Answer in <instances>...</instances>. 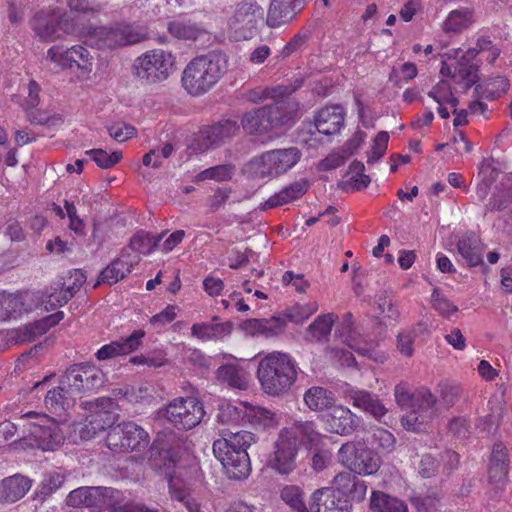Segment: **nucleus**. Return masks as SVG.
Wrapping results in <instances>:
<instances>
[{
    "label": "nucleus",
    "mask_w": 512,
    "mask_h": 512,
    "mask_svg": "<svg viewBox=\"0 0 512 512\" xmlns=\"http://www.w3.org/2000/svg\"><path fill=\"white\" fill-rule=\"evenodd\" d=\"M163 237L164 233L154 236L150 233L140 231L131 238L130 248L140 254L147 255L159 246Z\"/></svg>",
    "instance_id": "obj_44"
},
{
    "label": "nucleus",
    "mask_w": 512,
    "mask_h": 512,
    "mask_svg": "<svg viewBox=\"0 0 512 512\" xmlns=\"http://www.w3.org/2000/svg\"><path fill=\"white\" fill-rule=\"evenodd\" d=\"M301 157L302 153L297 147L274 149L254 157L247 169L257 179L278 177L291 170Z\"/></svg>",
    "instance_id": "obj_7"
},
{
    "label": "nucleus",
    "mask_w": 512,
    "mask_h": 512,
    "mask_svg": "<svg viewBox=\"0 0 512 512\" xmlns=\"http://www.w3.org/2000/svg\"><path fill=\"white\" fill-rule=\"evenodd\" d=\"M217 379L228 386L240 390L248 387V377L246 372L238 365L225 364L216 370Z\"/></svg>",
    "instance_id": "obj_35"
},
{
    "label": "nucleus",
    "mask_w": 512,
    "mask_h": 512,
    "mask_svg": "<svg viewBox=\"0 0 512 512\" xmlns=\"http://www.w3.org/2000/svg\"><path fill=\"white\" fill-rule=\"evenodd\" d=\"M228 71V57L222 51H209L192 58L181 73L186 93L200 97L211 91Z\"/></svg>",
    "instance_id": "obj_1"
},
{
    "label": "nucleus",
    "mask_w": 512,
    "mask_h": 512,
    "mask_svg": "<svg viewBox=\"0 0 512 512\" xmlns=\"http://www.w3.org/2000/svg\"><path fill=\"white\" fill-rule=\"evenodd\" d=\"M509 89V83L504 77H496L487 83V88L482 94L488 99H495L505 94Z\"/></svg>",
    "instance_id": "obj_62"
},
{
    "label": "nucleus",
    "mask_w": 512,
    "mask_h": 512,
    "mask_svg": "<svg viewBox=\"0 0 512 512\" xmlns=\"http://www.w3.org/2000/svg\"><path fill=\"white\" fill-rule=\"evenodd\" d=\"M499 191L493 194L487 209L501 210L512 202V174L505 176L501 181Z\"/></svg>",
    "instance_id": "obj_47"
},
{
    "label": "nucleus",
    "mask_w": 512,
    "mask_h": 512,
    "mask_svg": "<svg viewBox=\"0 0 512 512\" xmlns=\"http://www.w3.org/2000/svg\"><path fill=\"white\" fill-rule=\"evenodd\" d=\"M244 404V401H240L236 404H221L217 414L218 422L232 426L244 424Z\"/></svg>",
    "instance_id": "obj_42"
},
{
    "label": "nucleus",
    "mask_w": 512,
    "mask_h": 512,
    "mask_svg": "<svg viewBox=\"0 0 512 512\" xmlns=\"http://www.w3.org/2000/svg\"><path fill=\"white\" fill-rule=\"evenodd\" d=\"M418 70L414 63L406 62L399 68L393 67L389 74V81L400 86L402 81L408 82L417 76Z\"/></svg>",
    "instance_id": "obj_55"
},
{
    "label": "nucleus",
    "mask_w": 512,
    "mask_h": 512,
    "mask_svg": "<svg viewBox=\"0 0 512 512\" xmlns=\"http://www.w3.org/2000/svg\"><path fill=\"white\" fill-rule=\"evenodd\" d=\"M86 281V275L80 269H75L70 272L68 277V284L65 283L66 294L62 298V302H68Z\"/></svg>",
    "instance_id": "obj_60"
},
{
    "label": "nucleus",
    "mask_w": 512,
    "mask_h": 512,
    "mask_svg": "<svg viewBox=\"0 0 512 512\" xmlns=\"http://www.w3.org/2000/svg\"><path fill=\"white\" fill-rule=\"evenodd\" d=\"M324 422L328 431L341 435L352 433L358 425L357 417L350 409L335 404L324 416Z\"/></svg>",
    "instance_id": "obj_24"
},
{
    "label": "nucleus",
    "mask_w": 512,
    "mask_h": 512,
    "mask_svg": "<svg viewBox=\"0 0 512 512\" xmlns=\"http://www.w3.org/2000/svg\"><path fill=\"white\" fill-rule=\"evenodd\" d=\"M457 250L467 266L475 267L483 262V247L478 236L465 234L457 243Z\"/></svg>",
    "instance_id": "obj_28"
},
{
    "label": "nucleus",
    "mask_w": 512,
    "mask_h": 512,
    "mask_svg": "<svg viewBox=\"0 0 512 512\" xmlns=\"http://www.w3.org/2000/svg\"><path fill=\"white\" fill-rule=\"evenodd\" d=\"M508 463H491L488 469V481L495 489L504 488L507 482Z\"/></svg>",
    "instance_id": "obj_57"
},
{
    "label": "nucleus",
    "mask_w": 512,
    "mask_h": 512,
    "mask_svg": "<svg viewBox=\"0 0 512 512\" xmlns=\"http://www.w3.org/2000/svg\"><path fill=\"white\" fill-rule=\"evenodd\" d=\"M310 509L314 512H350L351 505L344 495L329 488L316 490L311 498Z\"/></svg>",
    "instance_id": "obj_22"
},
{
    "label": "nucleus",
    "mask_w": 512,
    "mask_h": 512,
    "mask_svg": "<svg viewBox=\"0 0 512 512\" xmlns=\"http://www.w3.org/2000/svg\"><path fill=\"white\" fill-rule=\"evenodd\" d=\"M229 332V326L225 323L203 322L195 323L191 327L192 336L201 341L218 339Z\"/></svg>",
    "instance_id": "obj_38"
},
{
    "label": "nucleus",
    "mask_w": 512,
    "mask_h": 512,
    "mask_svg": "<svg viewBox=\"0 0 512 512\" xmlns=\"http://www.w3.org/2000/svg\"><path fill=\"white\" fill-rule=\"evenodd\" d=\"M371 508L377 512H408L406 503L381 491H373Z\"/></svg>",
    "instance_id": "obj_37"
},
{
    "label": "nucleus",
    "mask_w": 512,
    "mask_h": 512,
    "mask_svg": "<svg viewBox=\"0 0 512 512\" xmlns=\"http://www.w3.org/2000/svg\"><path fill=\"white\" fill-rule=\"evenodd\" d=\"M120 492L110 487L83 486L72 490L66 497V504L70 507H115L120 498Z\"/></svg>",
    "instance_id": "obj_18"
},
{
    "label": "nucleus",
    "mask_w": 512,
    "mask_h": 512,
    "mask_svg": "<svg viewBox=\"0 0 512 512\" xmlns=\"http://www.w3.org/2000/svg\"><path fill=\"white\" fill-rule=\"evenodd\" d=\"M296 90L289 86L267 87L262 90L261 95L253 97V100L273 99L274 102L263 107L268 111L266 115L271 129L278 127L291 126L297 117L298 103L290 98V95Z\"/></svg>",
    "instance_id": "obj_8"
},
{
    "label": "nucleus",
    "mask_w": 512,
    "mask_h": 512,
    "mask_svg": "<svg viewBox=\"0 0 512 512\" xmlns=\"http://www.w3.org/2000/svg\"><path fill=\"white\" fill-rule=\"evenodd\" d=\"M176 68V56L168 50L156 48L138 56L132 65L133 75L148 84L167 80Z\"/></svg>",
    "instance_id": "obj_6"
},
{
    "label": "nucleus",
    "mask_w": 512,
    "mask_h": 512,
    "mask_svg": "<svg viewBox=\"0 0 512 512\" xmlns=\"http://www.w3.org/2000/svg\"><path fill=\"white\" fill-rule=\"evenodd\" d=\"M424 332H427V324L423 322L417 323L411 330L401 331L397 337V348L401 354L406 357L412 356L414 339Z\"/></svg>",
    "instance_id": "obj_46"
},
{
    "label": "nucleus",
    "mask_w": 512,
    "mask_h": 512,
    "mask_svg": "<svg viewBox=\"0 0 512 512\" xmlns=\"http://www.w3.org/2000/svg\"><path fill=\"white\" fill-rule=\"evenodd\" d=\"M304 8V0H271L266 23L270 28L288 24Z\"/></svg>",
    "instance_id": "obj_21"
},
{
    "label": "nucleus",
    "mask_w": 512,
    "mask_h": 512,
    "mask_svg": "<svg viewBox=\"0 0 512 512\" xmlns=\"http://www.w3.org/2000/svg\"><path fill=\"white\" fill-rule=\"evenodd\" d=\"M131 270L132 264L122 258H117L101 271L98 283L115 284L128 275Z\"/></svg>",
    "instance_id": "obj_41"
},
{
    "label": "nucleus",
    "mask_w": 512,
    "mask_h": 512,
    "mask_svg": "<svg viewBox=\"0 0 512 512\" xmlns=\"http://www.w3.org/2000/svg\"><path fill=\"white\" fill-rule=\"evenodd\" d=\"M66 477V473L60 471L46 473L36 489V495L45 500L64 485Z\"/></svg>",
    "instance_id": "obj_43"
},
{
    "label": "nucleus",
    "mask_w": 512,
    "mask_h": 512,
    "mask_svg": "<svg viewBox=\"0 0 512 512\" xmlns=\"http://www.w3.org/2000/svg\"><path fill=\"white\" fill-rule=\"evenodd\" d=\"M345 343L362 356L373 357L377 343L362 336L356 329H349Z\"/></svg>",
    "instance_id": "obj_45"
},
{
    "label": "nucleus",
    "mask_w": 512,
    "mask_h": 512,
    "mask_svg": "<svg viewBox=\"0 0 512 512\" xmlns=\"http://www.w3.org/2000/svg\"><path fill=\"white\" fill-rule=\"evenodd\" d=\"M64 208L66 211V216L69 218V228L76 234L83 235L85 225L83 220L77 215V209L74 203L65 200Z\"/></svg>",
    "instance_id": "obj_63"
},
{
    "label": "nucleus",
    "mask_w": 512,
    "mask_h": 512,
    "mask_svg": "<svg viewBox=\"0 0 512 512\" xmlns=\"http://www.w3.org/2000/svg\"><path fill=\"white\" fill-rule=\"evenodd\" d=\"M47 59L62 69L79 71L82 75L89 74L93 68V57L82 45H73L70 48L62 45L52 46L47 51Z\"/></svg>",
    "instance_id": "obj_17"
},
{
    "label": "nucleus",
    "mask_w": 512,
    "mask_h": 512,
    "mask_svg": "<svg viewBox=\"0 0 512 512\" xmlns=\"http://www.w3.org/2000/svg\"><path fill=\"white\" fill-rule=\"evenodd\" d=\"M244 424H249L256 429H267L277 425L275 413L271 410L245 402Z\"/></svg>",
    "instance_id": "obj_31"
},
{
    "label": "nucleus",
    "mask_w": 512,
    "mask_h": 512,
    "mask_svg": "<svg viewBox=\"0 0 512 512\" xmlns=\"http://www.w3.org/2000/svg\"><path fill=\"white\" fill-rule=\"evenodd\" d=\"M144 38L139 27L128 23H116L109 27L94 28L89 35V41L98 49H116L133 45Z\"/></svg>",
    "instance_id": "obj_11"
},
{
    "label": "nucleus",
    "mask_w": 512,
    "mask_h": 512,
    "mask_svg": "<svg viewBox=\"0 0 512 512\" xmlns=\"http://www.w3.org/2000/svg\"><path fill=\"white\" fill-rule=\"evenodd\" d=\"M168 32L177 39L195 41L204 31L197 24L189 20L175 19L169 22Z\"/></svg>",
    "instance_id": "obj_40"
},
{
    "label": "nucleus",
    "mask_w": 512,
    "mask_h": 512,
    "mask_svg": "<svg viewBox=\"0 0 512 512\" xmlns=\"http://www.w3.org/2000/svg\"><path fill=\"white\" fill-rule=\"evenodd\" d=\"M233 174V167L230 165H217L207 168L196 175V181L215 180L226 181L231 179Z\"/></svg>",
    "instance_id": "obj_54"
},
{
    "label": "nucleus",
    "mask_w": 512,
    "mask_h": 512,
    "mask_svg": "<svg viewBox=\"0 0 512 512\" xmlns=\"http://www.w3.org/2000/svg\"><path fill=\"white\" fill-rule=\"evenodd\" d=\"M478 55L476 48H470L462 54L460 60L454 66L453 78L465 82L466 88L471 87L478 78V65L473 60Z\"/></svg>",
    "instance_id": "obj_30"
},
{
    "label": "nucleus",
    "mask_w": 512,
    "mask_h": 512,
    "mask_svg": "<svg viewBox=\"0 0 512 512\" xmlns=\"http://www.w3.org/2000/svg\"><path fill=\"white\" fill-rule=\"evenodd\" d=\"M205 415L204 406L196 397H178L165 408V418L177 429L197 426Z\"/></svg>",
    "instance_id": "obj_16"
},
{
    "label": "nucleus",
    "mask_w": 512,
    "mask_h": 512,
    "mask_svg": "<svg viewBox=\"0 0 512 512\" xmlns=\"http://www.w3.org/2000/svg\"><path fill=\"white\" fill-rule=\"evenodd\" d=\"M81 406L89 411L85 422L77 428L82 440H90L106 428L114 427L116 404L111 398L101 397L93 402H82Z\"/></svg>",
    "instance_id": "obj_10"
},
{
    "label": "nucleus",
    "mask_w": 512,
    "mask_h": 512,
    "mask_svg": "<svg viewBox=\"0 0 512 512\" xmlns=\"http://www.w3.org/2000/svg\"><path fill=\"white\" fill-rule=\"evenodd\" d=\"M74 397L70 393H67V387H64L63 383L50 391H48L45 397V404L48 408L57 410L59 407L64 408L65 405H69V398Z\"/></svg>",
    "instance_id": "obj_53"
},
{
    "label": "nucleus",
    "mask_w": 512,
    "mask_h": 512,
    "mask_svg": "<svg viewBox=\"0 0 512 512\" xmlns=\"http://www.w3.org/2000/svg\"><path fill=\"white\" fill-rule=\"evenodd\" d=\"M258 359L256 376L264 393L270 396L286 394L298 377L296 361L287 353L274 351L255 357Z\"/></svg>",
    "instance_id": "obj_4"
},
{
    "label": "nucleus",
    "mask_w": 512,
    "mask_h": 512,
    "mask_svg": "<svg viewBox=\"0 0 512 512\" xmlns=\"http://www.w3.org/2000/svg\"><path fill=\"white\" fill-rule=\"evenodd\" d=\"M220 439L213 443V453L221 462L230 479L242 480L251 472L247 448L256 442V437L249 431H232L222 429Z\"/></svg>",
    "instance_id": "obj_3"
},
{
    "label": "nucleus",
    "mask_w": 512,
    "mask_h": 512,
    "mask_svg": "<svg viewBox=\"0 0 512 512\" xmlns=\"http://www.w3.org/2000/svg\"><path fill=\"white\" fill-rule=\"evenodd\" d=\"M239 131L236 121L223 120L200 130L198 138L189 146L191 154H200L232 138Z\"/></svg>",
    "instance_id": "obj_19"
},
{
    "label": "nucleus",
    "mask_w": 512,
    "mask_h": 512,
    "mask_svg": "<svg viewBox=\"0 0 512 512\" xmlns=\"http://www.w3.org/2000/svg\"><path fill=\"white\" fill-rule=\"evenodd\" d=\"M149 434L132 421L111 427L107 433L106 445L114 452L139 451L148 446Z\"/></svg>",
    "instance_id": "obj_15"
},
{
    "label": "nucleus",
    "mask_w": 512,
    "mask_h": 512,
    "mask_svg": "<svg viewBox=\"0 0 512 512\" xmlns=\"http://www.w3.org/2000/svg\"><path fill=\"white\" fill-rule=\"evenodd\" d=\"M318 309L316 303H309L306 305H296L286 315L290 321L295 323H301L308 319Z\"/></svg>",
    "instance_id": "obj_61"
},
{
    "label": "nucleus",
    "mask_w": 512,
    "mask_h": 512,
    "mask_svg": "<svg viewBox=\"0 0 512 512\" xmlns=\"http://www.w3.org/2000/svg\"><path fill=\"white\" fill-rule=\"evenodd\" d=\"M32 487V481L25 476L15 474L0 482V502L14 503L23 498Z\"/></svg>",
    "instance_id": "obj_26"
},
{
    "label": "nucleus",
    "mask_w": 512,
    "mask_h": 512,
    "mask_svg": "<svg viewBox=\"0 0 512 512\" xmlns=\"http://www.w3.org/2000/svg\"><path fill=\"white\" fill-rule=\"evenodd\" d=\"M337 319L333 313L318 316L306 329L305 339L311 342L328 340L332 326Z\"/></svg>",
    "instance_id": "obj_34"
},
{
    "label": "nucleus",
    "mask_w": 512,
    "mask_h": 512,
    "mask_svg": "<svg viewBox=\"0 0 512 512\" xmlns=\"http://www.w3.org/2000/svg\"><path fill=\"white\" fill-rule=\"evenodd\" d=\"M338 462L359 475H372L380 467L377 454L361 442H346L337 453Z\"/></svg>",
    "instance_id": "obj_13"
},
{
    "label": "nucleus",
    "mask_w": 512,
    "mask_h": 512,
    "mask_svg": "<svg viewBox=\"0 0 512 512\" xmlns=\"http://www.w3.org/2000/svg\"><path fill=\"white\" fill-rule=\"evenodd\" d=\"M320 438L321 434L312 421H296L290 427L281 429L274 444V452L268 459V466L279 474H290L296 467L299 445H315Z\"/></svg>",
    "instance_id": "obj_2"
},
{
    "label": "nucleus",
    "mask_w": 512,
    "mask_h": 512,
    "mask_svg": "<svg viewBox=\"0 0 512 512\" xmlns=\"http://www.w3.org/2000/svg\"><path fill=\"white\" fill-rule=\"evenodd\" d=\"M345 115V109L341 105L325 106L316 113L315 126L321 134L334 135L343 127Z\"/></svg>",
    "instance_id": "obj_25"
},
{
    "label": "nucleus",
    "mask_w": 512,
    "mask_h": 512,
    "mask_svg": "<svg viewBox=\"0 0 512 512\" xmlns=\"http://www.w3.org/2000/svg\"><path fill=\"white\" fill-rule=\"evenodd\" d=\"M268 113L263 107L246 113L241 121L243 129L249 134H262L272 130L266 118Z\"/></svg>",
    "instance_id": "obj_39"
},
{
    "label": "nucleus",
    "mask_w": 512,
    "mask_h": 512,
    "mask_svg": "<svg viewBox=\"0 0 512 512\" xmlns=\"http://www.w3.org/2000/svg\"><path fill=\"white\" fill-rule=\"evenodd\" d=\"M144 337V330H135L131 335L121 341H112L109 344L103 345L96 352V358L99 361H104L119 355H127L134 352L141 346Z\"/></svg>",
    "instance_id": "obj_23"
},
{
    "label": "nucleus",
    "mask_w": 512,
    "mask_h": 512,
    "mask_svg": "<svg viewBox=\"0 0 512 512\" xmlns=\"http://www.w3.org/2000/svg\"><path fill=\"white\" fill-rule=\"evenodd\" d=\"M304 402L306 406L312 411L330 410L335 404V394L320 386H313L304 393Z\"/></svg>",
    "instance_id": "obj_32"
},
{
    "label": "nucleus",
    "mask_w": 512,
    "mask_h": 512,
    "mask_svg": "<svg viewBox=\"0 0 512 512\" xmlns=\"http://www.w3.org/2000/svg\"><path fill=\"white\" fill-rule=\"evenodd\" d=\"M281 499L296 512H308L305 506L303 493L298 486L287 485L280 492Z\"/></svg>",
    "instance_id": "obj_50"
},
{
    "label": "nucleus",
    "mask_w": 512,
    "mask_h": 512,
    "mask_svg": "<svg viewBox=\"0 0 512 512\" xmlns=\"http://www.w3.org/2000/svg\"><path fill=\"white\" fill-rule=\"evenodd\" d=\"M394 396L398 405L411 409L402 417V425L407 430L421 431L435 416L436 398L425 388L412 391L408 383L401 382L395 386Z\"/></svg>",
    "instance_id": "obj_5"
},
{
    "label": "nucleus",
    "mask_w": 512,
    "mask_h": 512,
    "mask_svg": "<svg viewBox=\"0 0 512 512\" xmlns=\"http://www.w3.org/2000/svg\"><path fill=\"white\" fill-rule=\"evenodd\" d=\"M264 21V9L255 0L239 2L228 22V28L236 41L251 39Z\"/></svg>",
    "instance_id": "obj_12"
},
{
    "label": "nucleus",
    "mask_w": 512,
    "mask_h": 512,
    "mask_svg": "<svg viewBox=\"0 0 512 512\" xmlns=\"http://www.w3.org/2000/svg\"><path fill=\"white\" fill-rule=\"evenodd\" d=\"M85 153L89 155L91 160H93L97 166L102 169H109L113 167L122 158V153L120 151L108 153L103 149H92L86 151Z\"/></svg>",
    "instance_id": "obj_52"
},
{
    "label": "nucleus",
    "mask_w": 512,
    "mask_h": 512,
    "mask_svg": "<svg viewBox=\"0 0 512 512\" xmlns=\"http://www.w3.org/2000/svg\"><path fill=\"white\" fill-rule=\"evenodd\" d=\"M389 141V134L386 131H380L373 140L371 151L368 153L367 163L378 162L386 153Z\"/></svg>",
    "instance_id": "obj_56"
},
{
    "label": "nucleus",
    "mask_w": 512,
    "mask_h": 512,
    "mask_svg": "<svg viewBox=\"0 0 512 512\" xmlns=\"http://www.w3.org/2000/svg\"><path fill=\"white\" fill-rule=\"evenodd\" d=\"M472 12L467 8L453 10L444 22V30L447 32H459L471 23Z\"/></svg>",
    "instance_id": "obj_48"
},
{
    "label": "nucleus",
    "mask_w": 512,
    "mask_h": 512,
    "mask_svg": "<svg viewBox=\"0 0 512 512\" xmlns=\"http://www.w3.org/2000/svg\"><path fill=\"white\" fill-rule=\"evenodd\" d=\"M286 318L272 317L270 319H251L246 323V329L254 334L273 337L282 333L286 326Z\"/></svg>",
    "instance_id": "obj_36"
},
{
    "label": "nucleus",
    "mask_w": 512,
    "mask_h": 512,
    "mask_svg": "<svg viewBox=\"0 0 512 512\" xmlns=\"http://www.w3.org/2000/svg\"><path fill=\"white\" fill-rule=\"evenodd\" d=\"M347 397L354 407L371 414L376 419L382 418L387 413L380 399L368 391L351 389L347 392Z\"/></svg>",
    "instance_id": "obj_27"
},
{
    "label": "nucleus",
    "mask_w": 512,
    "mask_h": 512,
    "mask_svg": "<svg viewBox=\"0 0 512 512\" xmlns=\"http://www.w3.org/2000/svg\"><path fill=\"white\" fill-rule=\"evenodd\" d=\"M309 189V183L306 179H299L284 187L279 192L272 195L265 203L264 208L270 209L286 205L302 197Z\"/></svg>",
    "instance_id": "obj_29"
},
{
    "label": "nucleus",
    "mask_w": 512,
    "mask_h": 512,
    "mask_svg": "<svg viewBox=\"0 0 512 512\" xmlns=\"http://www.w3.org/2000/svg\"><path fill=\"white\" fill-rule=\"evenodd\" d=\"M28 311L21 294L0 292V321H8L20 317Z\"/></svg>",
    "instance_id": "obj_33"
},
{
    "label": "nucleus",
    "mask_w": 512,
    "mask_h": 512,
    "mask_svg": "<svg viewBox=\"0 0 512 512\" xmlns=\"http://www.w3.org/2000/svg\"><path fill=\"white\" fill-rule=\"evenodd\" d=\"M66 292L65 283H56L54 286L48 288L45 292L46 300H44L45 308L54 310L57 307L65 305L67 302H62V298Z\"/></svg>",
    "instance_id": "obj_59"
},
{
    "label": "nucleus",
    "mask_w": 512,
    "mask_h": 512,
    "mask_svg": "<svg viewBox=\"0 0 512 512\" xmlns=\"http://www.w3.org/2000/svg\"><path fill=\"white\" fill-rule=\"evenodd\" d=\"M372 443L383 452L390 453L394 450L396 439L391 432L378 427L372 432Z\"/></svg>",
    "instance_id": "obj_58"
},
{
    "label": "nucleus",
    "mask_w": 512,
    "mask_h": 512,
    "mask_svg": "<svg viewBox=\"0 0 512 512\" xmlns=\"http://www.w3.org/2000/svg\"><path fill=\"white\" fill-rule=\"evenodd\" d=\"M105 381L103 372L95 365L82 363L73 365L61 378L67 393L82 396L96 393Z\"/></svg>",
    "instance_id": "obj_14"
},
{
    "label": "nucleus",
    "mask_w": 512,
    "mask_h": 512,
    "mask_svg": "<svg viewBox=\"0 0 512 512\" xmlns=\"http://www.w3.org/2000/svg\"><path fill=\"white\" fill-rule=\"evenodd\" d=\"M31 25L40 39L48 42L61 39L72 30L67 18L55 10L38 12L34 16Z\"/></svg>",
    "instance_id": "obj_20"
},
{
    "label": "nucleus",
    "mask_w": 512,
    "mask_h": 512,
    "mask_svg": "<svg viewBox=\"0 0 512 512\" xmlns=\"http://www.w3.org/2000/svg\"><path fill=\"white\" fill-rule=\"evenodd\" d=\"M108 132L109 135L117 142H124L132 138L135 135L136 130L129 124L118 122L110 126L108 128Z\"/></svg>",
    "instance_id": "obj_64"
},
{
    "label": "nucleus",
    "mask_w": 512,
    "mask_h": 512,
    "mask_svg": "<svg viewBox=\"0 0 512 512\" xmlns=\"http://www.w3.org/2000/svg\"><path fill=\"white\" fill-rule=\"evenodd\" d=\"M432 307L442 317L449 318L458 312V307L451 303L447 296L438 288H435L431 295Z\"/></svg>",
    "instance_id": "obj_51"
},
{
    "label": "nucleus",
    "mask_w": 512,
    "mask_h": 512,
    "mask_svg": "<svg viewBox=\"0 0 512 512\" xmlns=\"http://www.w3.org/2000/svg\"><path fill=\"white\" fill-rule=\"evenodd\" d=\"M176 456L170 450H162L159 452V460L151 456L150 462L151 466L155 469L162 470L166 477H168L173 482L174 475L176 473Z\"/></svg>",
    "instance_id": "obj_49"
},
{
    "label": "nucleus",
    "mask_w": 512,
    "mask_h": 512,
    "mask_svg": "<svg viewBox=\"0 0 512 512\" xmlns=\"http://www.w3.org/2000/svg\"><path fill=\"white\" fill-rule=\"evenodd\" d=\"M19 420H27L28 424H24L23 429L43 451H54L63 444L64 434L59 424L46 414L29 411Z\"/></svg>",
    "instance_id": "obj_9"
}]
</instances>
